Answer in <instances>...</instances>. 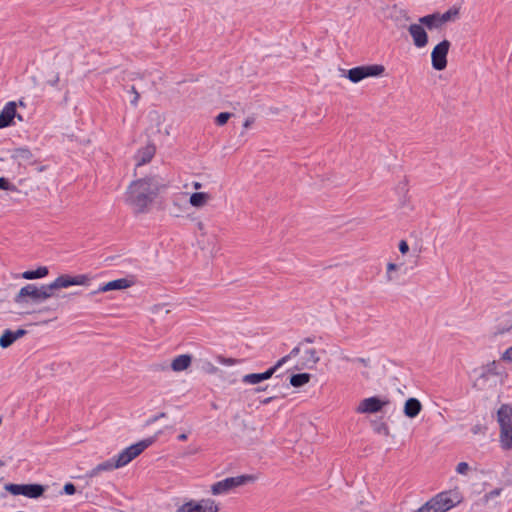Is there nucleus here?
<instances>
[{
  "label": "nucleus",
  "mask_w": 512,
  "mask_h": 512,
  "mask_svg": "<svg viewBox=\"0 0 512 512\" xmlns=\"http://www.w3.org/2000/svg\"><path fill=\"white\" fill-rule=\"evenodd\" d=\"M161 184L156 177H145L133 181L126 193V201L135 212L143 213L159 193Z\"/></svg>",
  "instance_id": "1"
},
{
  "label": "nucleus",
  "mask_w": 512,
  "mask_h": 512,
  "mask_svg": "<svg viewBox=\"0 0 512 512\" xmlns=\"http://www.w3.org/2000/svg\"><path fill=\"white\" fill-rule=\"evenodd\" d=\"M53 296L54 293L50 292L47 284L41 286L27 284L14 297V302L20 306H25L29 303L39 304Z\"/></svg>",
  "instance_id": "2"
},
{
  "label": "nucleus",
  "mask_w": 512,
  "mask_h": 512,
  "mask_svg": "<svg viewBox=\"0 0 512 512\" xmlns=\"http://www.w3.org/2000/svg\"><path fill=\"white\" fill-rule=\"evenodd\" d=\"M503 372L500 370V364L492 361L481 367L480 373L474 382V387L478 390H489L502 383Z\"/></svg>",
  "instance_id": "3"
},
{
  "label": "nucleus",
  "mask_w": 512,
  "mask_h": 512,
  "mask_svg": "<svg viewBox=\"0 0 512 512\" xmlns=\"http://www.w3.org/2000/svg\"><path fill=\"white\" fill-rule=\"evenodd\" d=\"M459 499L451 492H441L427 501L415 512H446L453 508Z\"/></svg>",
  "instance_id": "4"
},
{
  "label": "nucleus",
  "mask_w": 512,
  "mask_h": 512,
  "mask_svg": "<svg viewBox=\"0 0 512 512\" xmlns=\"http://www.w3.org/2000/svg\"><path fill=\"white\" fill-rule=\"evenodd\" d=\"M255 477L252 475H239L235 477H227L223 480L215 482L211 486V493L213 495H224L229 493L234 488L245 485L246 483L253 482Z\"/></svg>",
  "instance_id": "5"
},
{
  "label": "nucleus",
  "mask_w": 512,
  "mask_h": 512,
  "mask_svg": "<svg viewBox=\"0 0 512 512\" xmlns=\"http://www.w3.org/2000/svg\"><path fill=\"white\" fill-rule=\"evenodd\" d=\"M153 443V438L144 439L122 450L118 455L114 456L116 466L124 467L140 455L146 448Z\"/></svg>",
  "instance_id": "6"
},
{
  "label": "nucleus",
  "mask_w": 512,
  "mask_h": 512,
  "mask_svg": "<svg viewBox=\"0 0 512 512\" xmlns=\"http://www.w3.org/2000/svg\"><path fill=\"white\" fill-rule=\"evenodd\" d=\"M384 71V66L380 64L357 66L349 69L345 76L352 83H358L367 77L380 76Z\"/></svg>",
  "instance_id": "7"
},
{
  "label": "nucleus",
  "mask_w": 512,
  "mask_h": 512,
  "mask_svg": "<svg viewBox=\"0 0 512 512\" xmlns=\"http://www.w3.org/2000/svg\"><path fill=\"white\" fill-rule=\"evenodd\" d=\"M5 490L14 496L22 495L27 498L36 499L43 495L45 488L41 484H14L4 486Z\"/></svg>",
  "instance_id": "8"
},
{
  "label": "nucleus",
  "mask_w": 512,
  "mask_h": 512,
  "mask_svg": "<svg viewBox=\"0 0 512 512\" xmlns=\"http://www.w3.org/2000/svg\"><path fill=\"white\" fill-rule=\"evenodd\" d=\"M219 506L211 498H203L199 501L189 500L179 506L175 512H218Z\"/></svg>",
  "instance_id": "9"
},
{
  "label": "nucleus",
  "mask_w": 512,
  "mask_h": 512,
  "mask_svg": "<svg viewBox=\"0 0 512 512\" xmlns=\"http://www.w3.org/2000/svg\"><path fill=\"white\" fill-rule=\"evenodd\" d=\"M450 46L451 43L448 40L444 39L433 48L431 53V62L432 67L435 70L441 71L446 68L447 54L449 52Z\"/></svg>",
  "instance_id": "10"
},
{
  "label": "nucleus",
  "mask_w": 512,
  "mask_h": 512,
  "mask_svg": "<svg viewBox=\"0 0 512 512\" xmlns=\"http://www.w3.org/2000/svg\"><path fill=\"white\" fill-rule=\"evenodd\" d=\"M89 278L86 275L70 276L67 274L58 276L53 282L47 284L51 293L60 288H68L75 285H85Z\"/></svg>",
  "instance_id": "11"
},
{
  "label": "nucleus",
  "mask_w": 512,
  "mask_h": 512,
  "mask_svg": "<svg viewBox=\"0 0 512 512\" xmlns=\"http://www.w3.org/2000/svg\"><path fill=\"white\" fill-rule=\"evenodd\" d=\"M389 404V400L380 399L376 396L363 399L356 408L357 413H377L383 409L384 406Z\"/></svg>",
  "instance_id": "12"
},
{
  "label": "nucleus",
  "mask_w": 512,
  "mask_h": 512,
  "mask_svg": "<svg viewBox=\"0 0 512 512\" xmlns=\"http://www.w3.org/2000/svg\"><path fill=\"white\" fill-rule=\"evenodd\" d=\"M408 32L412 37L413 44L417 48H423L428 44V34L424 29V25L413 23L408 26Z\"/></svg>",
  "instance_id": "13"
},
{
  "label": "nucleus",
  "mask_w": 512,
  "mask_h": 512,
  "mask_svg": "<svg viewBox=\"0 0 512 512\" xmlns=\"http://www.w3.org/2000/svg\"><path fill=\"white\" fill-rule=\"evenodd\" d=\"M15 117L22 120L21 115L16 113V103L14 101H10L5 104L0 113V128L8 127Z\"/></svg>",
  "instance_id": "14"
},
{
  "label": "nucleus",
  "mask_w": 512,
  "mask_h": 512,
  "mask_svg": "<svg viewBox=\"0 0 512 512\" xmlns=\"http://www.w3.org/2000/svg\"><path fill=\"white\" fill-rule=\"evenodd\" d=\"M497 422L500 430L512 427V405L502 404L497 411Z\"/></svg>",
  "instance_id": "15"
},
{
  "label": "nucleus",
  "mask_w": 512,
  "mask_h": 512,
  "mask_svg": "<svg viewBox=\"0 0 512 512\" xmlns=\"http://www.w3.org/2000/svg\"><path fill=\"white\" fill-rule=\"evenodd\" d=\"M132 284V281L127 278H119L100 286L96 291L91 292L90 295H94L99 292L126 289L129 288Z\"/></svg>",
  "instance_id": "16"
},
{
  "label": "nucleus",
  "mask_w": 512,
  "mask_h": 512,
  "mask_svg": "<svg viewBox=\"0 0 512 512\" xmlns=\"http://www.w3.org/2000/svg\"><path fill=\"white\" fill-rule=\"evenodd\" d=\"M389 17L394 21L396 26L400 28L406 27L407 23L410 21L407 11L396 5L390 9Z\"/></svg>",
  "instance_id": "17"
},
{
  "label": "nucleus",
  "mask_w": 512,
  "mask_h": 512,
  "mask_svg": "<svg viewBox=\"0 0 512 512\" xmlns=\"http://www.w3.org/2000/svg\"><path fill=\"white\" fill-rule=\"evenodd\" d=\"M421 402L414 397L408 398L403 407V413L408 418H415L419 415L422 410Z\"/></svg>",
  "instance_id": "18"
},
{
  "label": "nucleus",
  "mask_w": 512,
  "mask_h": 512,
  "mask_svg": "<svg viewBox=\"0 0 512 512\" xmlns=\"http://www.w3.org/2000/svg\"><path fill=\"white\" fill-rule=\"evenodd\" d=\"M192 363V356L189 354H182L175 357L171 362V369L174 372H182L189 368Z\"/></svg>",
  "instance_id": "19"
},
{
  "label": "nucleus",
  "mask_w": 512,
  "mask_h": 512,
  "mask_svg": "<svg viewBox=\"0 0 512 512\" xmlns=\"http://www.w3.org/2000/svg\"><path fill=\"white\" fill-rule=\"evenodd\" d=\"M418 22L421 25H424L425 27H427L429 30L439 29L443 26L440 21V13H432V14H428L423 17H420L418 19Z\"/></svg>",
  "instance_id": "20"
},
{
  "label": "nucleus",
  "mask_w": 512,
  "mask_h": 512,
  "mask_svg": "<svg viewBox=\"0 0 512 512\" xmlns=\"http://www.w3.org/2000/svg\"><path fill=\"white\" fill-rule=\"evenodd\" d=\"M11 158L19 164L29 163L33 158V154L28 148L21 147L11 151Z\"/></svg>",
  "instance_id": "21"
},
{
  "label": "nucleus",
  "mask_w": 512,
  "mask_h": 512,
  "mask_svg": "<svg viewBox=\"0 0 512 512\" xmlns=\"http://www.w3.org/2000/svg\"><path fill=\"white\" fill-rule=\"evenodd\" d=\"M119 468V466H116V460L115 458L108 459L98 465H96L89 473V477H95L101 472L105 471H112L114 469Z\"/></svg>",
  "instance_id": "22"
},
{
  "label": "nucleus",
  "mask_w": 512,
  "mask_h": 512,
  "mask_svg": "<svg viewBox=\"0 0 512 512\" xmlns=\"http://www.w3.org/2000/svg\"><path fill=\"white\" fill-rule=\"evenodd\" d=\"M155 147L153 145H147L140 149L136 155L137 166L144 165L151 161L155 154Z\"/></svg>",
  "instance_id": "23"
},
{
  "label": "nucleus",
  "mask_w": 512,
  "mask_h": 512,
  "mask_svg": "<svg viewBox=\"0 0 512 512\" xmlns=\"http://www.w3.org/2000/svg\"><path fill=\"white\" fill-rule=\"evenodd\" d=\"M211 199V196L205 192H195L191 194L189 198V203L191 206L195 208H201L205 206L208 201Z\"/></svg>",
  "instance_id": "24"
},
{
  "label": "nucleus",
  "mask_w": 512,
  "mask_h": 512,
  "mask_svg": "<svg viewBox=\"0 0 512 512\" xmlns=\"http://www.w3.org/2000/svg\"><path fill=\"white\" fill-rule=\"evenodd\" d=\"M499 443L503 450H512V427L500 430Z\"/></svg>",
  "instance_id": "25"
},
{
  "label": "nucleus",
  "mask_w": 512,
  "mask_h": 512,
  "mask_svg": "<svg viewBox=\"0 0 512 512\" xmlns=\"http://www.w3.org/2000/svg\"><path fill=\"white\" fill-rule=\"evenodd\" d=\"M48 268L45 266L38 267L36 270H28L22 273V278L26 280L40 279L47 276Z\"/></svg>",
  "instance_id": "26"
},
{
  "label": "nucleus",
  "mask_w": 512,
  "mask_h": 512,
  "mask_svg": "<svg viewBox=\"0 0 512 512\" xmlns=\"http://www.w3.org/2000/svg\"><path fill=\"white\" fill-rule=\"evenodd\" d=\"M305 365L308 368L314 367L320 360L315 349H307L304 352Z\"/></svg>",
  "instance_id": "27"
},
{
  "label": "nucleus",
  "mask_w": 512,
  "mask_h": 512,
  "mask_svg": "<svg viewBox=\"0 0 512 512\" xmlns=\"http://www.w3.org/2000/svg\"><path fill=\"white\" fill-rule=\"evenodd\" d=\"M311 375L308 373L294 374L290 377V384L294 387H301L309 382Z\"/></svg>",
  "instance_id": "28"
},
{
  "label": "nucleus",
  "mask_w": 512,
  "mask_h": 512,
  "mask_svg": "<svg viewBox=\"0 0 512 512\" xmlns=\"http://www.w3.org/2000/svg\"><path fill=\"white\" fill-rule=\"evenodd\" d=\"M16 341L14 332L12 330L6 329L0 337V347L8 348Z\"/></svg>",
  "instance_id": "29"
},
{
  "label": "nucleus",
  "mask_w": 512,
  "mask_h": 512,
  "mask_svg": "<svg viewBox=\"0 0 512 512\" xmlns=\"http://www.w3.org/2000/svg\"><path fill=\"white\" fill-rule=\"evenodd\" d=\"M459 16V8L452 7L449 10H447L445 13L440 14V21L442 25L449 21L455 20Z\"/></svg>",
  "instance_id": "30"
},
{
  "label": "nucleus",
  "mask_w": 512,
  "mask_h": 512,
  "mask_svg": "<svg viewBox=\"0 0 512 512\" xmlns=\"http://www.w3.org/2000/svg\"><path fill=\"white\" fill-rule=\"evenodd\" d=\"M284 363H286V358L279 359L274 366L269 368L263 373H260L262 376V380H268L272 377V375L277 371L278 368H280Z\"/></svg>",
  "instance_id": "31"
},
{
  "label": "nucleus",
  "mask_w": 512,
  "mask_h": 512,
  "mask_svg": "<svg viewBox=\"0 0 512 512\" xmlns=\"http://www.w3.org/2000/svg\"><path fill=\"white\" fill-rule=\"evenodd\" d=\"M242 381L245 384L255 385L262 382V376L260 373H251L243 376Z\"/></svg>",
  "instance_id": "32"
},
{
  "label": "nucleus",
  "mask_w": 512,
  "mask_h": 512,
  "mask_svg": "<svg viewBox=\"0 0 512 512\" xmlns=\"http://www.w3.org/2000/svg\"><path fill=\"white\" fill-rule=\"evenodd\" d=\"M0 189L17 192L18 189L14 184H11L6 178L0 177Z\"/></svg>",
  "instance_id": "33"
},
{
  "label": "nucleus",
  "mask_w": 512,
  "mask_h": 512,
  "mask_svg": "<svg viewBox=\"0 0 512 512\" xmlns=\"http://www.w3.org/2000/svg\"><path fill=\"white\" fill-rule=\"evenodd\" d=\"M398 265L395 264V263H392V262H389L387 264V271H386V280L388 282H391L395 279V277L393 276L392 272L393 271H396L398 269Z\"/></svg>",
  "instance_id": "34"
},
{
  "label": "nucleus",
  "mask_w": 512,
  "mask_h": 512,
  "mask_svg": "<svg viewBox=\"0 0 512 512\" xmlns=\"http://www.w3.org/2000/svg\"><path fill=\"white\" fill-rule=\"evenodd\" d=\"M471 432L473 435H485L487 432V427L484 424L477 423L472 426Z\"/></svg>",
  "instance_id": "35"
},
{
  "label": "nucleus",
  "mask_w": 512,
  "mask_h": 512,
  "mask_svg": "<svg viewBox=\"0 0 512 512\" xmlns=\"http://www.w3.org/2000/svg\"><path fill=\"white\" fill-rule=\"evenodd\" d=\"M231 113L229 112H221L218 114V116L215 119V122L217 125L222 126L227 123V121L230 119Z\"/></svg>",
  "instance_id": "36"
},
{
  "label": "nucleus",
  "mask_w": 512,
  "mask_h": 512,
  "mask_svg": "<svg viewBox=\"0 0 512 512\" xmlns=\"http://www.w3.org/2000/svg\"><path fill=\"white\" fill-rule=\"evenodd\" d=\"M469 470H470V467L467 462H460L456 466V472L461 475H467Z\"/></svg>",
  "instance_id": "37"
},
{
  "label": "nucleus",
  "mask_w": 512,
  "mask_h": 512,
  "mask_svg": "<svg viewBox=\"0 0 512 512\" xmlns=\"http://www.w3.org/2000/svg\"><path fill=\"white\" fill-rule=\"evenodd\" d=\"M375 432L378 434H383L385 436H388L390 434L389 427L386 423L381 422L375 427Z\"/></svg>",
  "instance_id": "38"
},
{
  "label": "nucleus",
  "mask_w": 512,
  "mask_h": 512,
  "mask_svg": "<svg viewBox=\"0 0 512 512\" xmlns=\"http://www.w3.org/2000/svg\"><path fill=\"white\" fill-rule=\"evenodd\" d=\"M130 93H132V96H133V99L130 101L131 104L133 106H137L138 104V101H139V98H140V94L138 93V91L136 90L135 86H131L130 90H129Z\"/></svg>",
  "instance_id": "39"
},
{
  "label": "nucleus",
  "mask_w": 512,
  "mask_h": 512,
  "mask_svg": "<svg viewBox=\"0 0 512 512\" xmlns=\"http://www.w3.org/2000/svg\"><path fill=\"white\" fill-rule=\"evenodd\" d=\"M501 491H502V489H500V488H496V489L490 491L489 493L485 494L484 501L488 502L490 499L498 497L500 495Z\"/></svg>",
  "instance_id": "40"
},
{
  "label": "nucleus",
  "mask_w": 512,
  "mask_h": 512,
  "mask_svg": "<svg viewBox=\"0 0 512 512\" xmlns=\"http://www.w3.org/2000/svg\"><path fill=\"white\" fill-rule=\"evenodd\" d=\"M63 492L67 495H73L76 492V487L72 483H66L63 487Z\"/></svg>",
  "instance_id": "41"
},
{
  "label": "nucleus",
  "mask_w": 512,
  "mask_h": 512,
  "mask_svg": "<svg viewBox=\"0 0 512 512\" xmlns=\"http://www.w3.org/2000/svg\"><path fill=\"white\" fill-rule=\"evenodd\" d=\"M399 251L402 254H406L409 251L408 243L405 240H401L399 243Z\"/></svg>",
  "instance_id": "42"
},
{
  "label": "nucleus",
  "mask_w": 512,
  "mask_h": 512,
  "mask_svg": "<svg viewBox=\"0 0 512 512\" xmlns=\"http://www.w3.org/2000/svg\"><path fill=\"white\" fill-rule=\"evenodd\" d=\"M299 353H300V347L297 346V347H294L291 350V352L288 355L284 356L283 358H286V361H287L288 359L297 356Z\"/></svg>",
  "instance_id": "43"
},
{
  "label": "nucleus",
  "mask_w": 512,
  "mask_h": 512,
  "mask_svg": "<svg viewBox=\"0 0 512 512\" xmlns=\"http://www.w3.org/2000/svg\"><path fill=\"white\" fill-rule=\"evenodd\" d=\"M503 360L512 361V346L505 350L502 355Z\"/></svg>",
  "instance_id": "44"
},
{
  "label": "nucleus",
  "mask_w": 512,
  "mask_h": 512,
  "mask_svg": "<svg viewBox=\"0 0 512 512\" xmlns=\"http://www.w3.org/2000/svg\"><path fill=\"white\" fill-rule=\"evenodd\" d=\"M60 81L59 74L56 73L54 77L50 80H48V84L52 87H56Z\"/></svg>",
  "instance_id": "45"
},
{
  "label": "nucleus",
  "mask_w": 512,
  "mask_h": 512,
  "mask_svg": "<svg viewBox=\"0 0 512 512\" xmlns=\"http://www.w3.org/2000/svg\"><path fill=\"white\" fill-rule=\"evenodd\" d=\"M13 332H14V336H15L16 340L23 337L27 333V331L25 329H17L16 331H13Z\"/></svg>",
  "instance_id": "46"
},
{
  "label": "nucleus",
  "mask_w": 512,
  "mask_h": 512,
  "mask_svg": "<svg viewBox=\"0 0 512 512\" xmlns=\"http://www.w3.org/2000/svg\"><path fill=\"white\" fill-rule=\"evenodd\" d=\"M512 330V324L507 327H498L496 334H504Z\"/></svg>",
  "instance_id": "47"
},
{
  "label": "nucleus",
  "mask_w": 512,
  "mask_h": 512,
  "mask_svg": "<svg viewBox=\"0 0 512 512\" xmlns=\"http://www.w3.org/2000/svg\"><path fill=\"white\" fill-rule=\"evenodd\" d=\"M254 123V118L253 117H248L244 123H243V127L244 129H248L252 124Z\"/></svg>",
  "instance_id": "48"
},
{
  "label": "nucleus",
  "mask_w": 512,
  "mask_h": 512,
  "mask_svg": "<svg viewBox=\"0 0 512 512\" xmlns=\"http://www.w3.org/2000/svg\"><path fill=\"white\" fill-rule=\"evenodd\" d=\"M206 371L208 373H215L217 371V367H215L213 364L211 363H207V368H206Z\"/></svg>",
  "instance_id": "49"
},
{
  "label": "nucleus",
  "mask_w": 512,
  "mask_h": 512,
  "mask_svg": "<svg viewBox=\"0 0 512 512\" xmlns=\"http://www.w3.org/2000/svg\"><path fill=\"white\" fill-rule=\"evenodd\" d=\"M165 416H166V413L161 412L160 414H158V415L154 416V417L151 419V422H155V421H157V420H159V419H161V418H163V417H165Z\"/></svg>",
  "instance_id": "50"
},
{
  "label": "nucleus",
  "mask_w": 512,
  "mask_h": 512,
  "mask_svg": "<svg viewBox=\"0 0 512 512\" xmlns=\"http://www.w3.org/2000/svg\"><path fill=\"white\" fill-rule=\"evenodd\" d=\"M314 339H315L314 337H307V338L303 339L300 344H303V343H313Z\"/></svg>",
  "instance_id": "51"
},
{
  "label": "nucleus",
  "mask_w": 512,
  "mask_h": 512,
  "mask_svg": "<svg viewBox=\"0 0 512 512\" xmlns=\"http://www.w3.org/2000/svg\"><path fill=\"white\" fill-rule=\"evenodd\" d=\"M192 186L196 190H199L200 188H202V184L200 182H197V181L193 182Z\"/></svg>",
  "instance_id": "52"
},
{
  "label": "nucleus",
  "mask_w": 512,
  "mask_h": 512,
  "mask_svg": "<svg viewBox=\"0 0 512 512\" xmlns=\"http://www.w3.org/2000/svg\"><path fill=\"white\" fill-rule=\"evenodd\" d=\"M357 361H358L359 363H361V364L365 365V366H366V365H367V363H368V360H367V359H365V358H358V359H357Z\"/></svg>",
  "instance_id": "53"
},
{
  "label": "nucleus",
  "mask_w": 512,
  "mask_h": 512,
  "mask_svg": "<svg viewBox=\"0 0 512 512\" xmlns=\"http://www.w3.org/2000/svg\"><path fill=\"white\" fill-rule=\"evenodd\" d=\"M187 439V434L185 433H182L178 436V440L180 441H185Z\"/></svg>",
  "instance_id": "54"
},
{
  "label": "nucleus",
  "mask_w": 512,
  "mask_h": 512,
  "mask_svg": "<svg viewBox=\"0 0 512 512\" xmlns=\"http://www.w3.org/2000/svg\"><path fill=\"white\" fill-rule=\"evenodd\" d=\"M223 363H226V364H232L233 363V360L232 359H225L223 361Z\"/></svg>",
  "instance_id": "55"
},
{
  "label": "nucleus",
  "mask_w": 512,
  "mask_h": 512,
  "mask_svg": "<svg viewBox=\"0 0 512 512\" xmlns=\"http://www.w3.org/2000/svg\"><path fill=\"white\" fill-rule=\"evenodd\" d=\"M198 226H199L200 229L203 228V224L201 222L198 224Z\"/></svg>",
  "instance_id": "56"
},
{
  "label": "nucleus",
  "mask_w": 512,
  "mask_h": 512,
  "mask_svg": "<svg viewBox=\"0 0 512 512\" xmlns=\"http://www.w3.org/2000/svg\"><path fill=\"white\" fill-rule=\"evenodd\" d=\"M270 400H271V398H268V399L264 400V403H268V402H270Z\"/></svg>",
  "instance_id": "57"
}]
</instances>
